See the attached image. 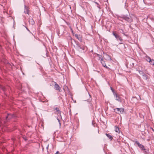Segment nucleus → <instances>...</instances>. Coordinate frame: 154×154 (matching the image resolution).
<instances>
[{
	"mask_svg": "<svg viewBox=\"0 0 154 154\" xmlns=\"http://www.w3.org/2000/svg\"><path fill=\"white\" fill-rule=\"evenodd\" d=\"M121 17L129 22H131L132 21L131 17L129 15H122Z\"/></svg>",
	"mask_w": 154,
	"mask_h": 154,
	"instance_id": "obj_1",
	"label": "nucleus"
},
{
	"mask_svg": "<svg viewBox=\"0 0 154 154\" xmlns=\"http://www.w3.org/2000/svg\"><path fill=\"white\" fill-rule=\"evenodd\" d=\"M76 48L78 51L82 52L83 51L85 50V47L84 45H81L77 43Z\"/></svg>",
	"mask_w": 154,
	"mask_h": 154,
	"instance_id": "obj_2",
	"label": "nucleus"
},
{
	"mask_svg": "<svg viewBox=\"0 0 154 154\" xmlns=\"http://www.w3.org/2000/svg\"><path fill=\"white\" fill-rule=\"evenodd\" d=\"M114 110L115 112L119 114H123L124 112V109L123 108H117Z\"/></svg>",
	"mask_w": 154,
	"mask_h": 154,
	"instance_id": "obj_3",
	"label": "nucleus"
},
{
	"mask_svg": "<svg viewBox=\"0 0 154 154\" xmlns=\"http://www.w3.org/2000/svg\"><path fill=\"white\" fill-rule=\"evenodd\" d=\"M112 34L115 37L117 40H119L121 42L122 41V38L116 32H113Z\"/></svg>",
	"mask_w": 154,
	"mask_h": 154,
	"instance_id": "obj_4",
	"label": "nucleus"
},
{
	"mask_svg": "<svg viewBox=\"0 0 154 154\" xmlns=\"http://www.w3.org/2000/svg\"><path fill=\"white\" fill-rule=\"evenodd\" d=\"M15 116L14 114H8L7 116L6 117V121H4V123H5L6 121H7L8 120H9L11 118H13Z\"/></svg>",
	"mask_w": 154,
	"mask_h": 154,
	"instance_id": "obj_5",
	"label": "nucleus"
},
{
	"mask_svg": "<svg viewBox=\"0 0 154 154\" xmlns=\"http://www.w3.org/2000/svg\"><path fill=\"white\" fill-rule=\"evenodd\" d=\"M135 142L141 150H146L144 148V146L142 144H140L139 142L137 141V140L135 141Z\"/></svg>",
	"mask_w": 154,
	"mask_h": 154,
	"instance_id": "obj_6",
	"label": "nucleus"
},
{
	"mask_svg": "<svg viewBox=\"0 0 154 154\" xmlns=\"http://www.w3.org/2000/svg\"><path fill=\"white\" fill-rule=\"evenodd\" d=\"M55 83V85H54V89L57 90H58L59 91H60V87L59 86V85L57 84V83L55 82H54Z\"/></svg>",
	"mask_w": 154,
	"mask_h": 154,
	"instance_id": "obj_7",
	"label": "nucleus"
},
{
	"mask_svg": "<svg viewBox=\"0 0 154 154\" xmlns=\"http://www.w3.org/2000/svg\"><path fill=\"white\" fill-rule=\"evenodd\" d=\"M113 95L116 100L119 102L121 101V99L120 97L116 93H114Z\"/></svg>",
	"mask_w": 154,
	"mask_h": 154,
	"instance_id": "obj_8",
	"label": "nucleus"
},
{
	"mask_svg": "<svg viewBox=\"0 0 154 154\" xmlns=\"http://www.w3.org/2000/svg\"><path fill=\"white\" fill-rule=\"evenodd\" d=\"M75 36L81 42H82V36L80 35L75 34Z\"/></svg>",
	"mask_w": 154,
	"mask_h": 154,
	"instance_id": "obj_9",
	"label": "nucleus"
},
{
	"mask_svg": "<svg viewBox=\"0 0 154 154\" xmlns=\"http://www.w3.org/2000/svg\"><path fill=\"white\" fill-rule=\"evenodd\" d=\"M56 110L57 114L58 116H60L61 118H62L61 113V112L59 110V109L58 108H56L54 110Z\"/></svg>",
	"mask_w": 154,
	"mask_h": 154,
	"instance_id": "obj_10",
	"label": "nucleus"
},
{
	"mask_svg": "<svg viewBox=\"0 0 154 154\" xmlns=\"http://www.w3.org/2000/svg\"><path fill=\"white\" fill-rule=\"evenodd\" d=\"M100 62L101 63L102 66L104 67H105L107 69H109V68L106 66V63H105V62L103 60H102V61H101Z\"/></svg>",
	"mask_w": 154,
	"mask_h": 154,
	"instance_id": "obj_11",
	"label": "nucleus"
},
{
	"mask_svg": "<svg viewBox=\"0 0 154 154\" xmlns=\"http://www.w3.org/2000/svg\"><path fill=\"white\" fill-rule=\"evenodd\" d=\"M29 24H31L32 25H33L35 23L33 19L31 17H29Z\"/></svg>",
	"mask_w": 154,
	"mask_h": 154,
	"instance_id": "obj_12",
	"label": "nucleus"
},
{
	"mask_svg": "<svg viewBox=\"0 0 154 154\" xmlns=\"http://www.w3.org/2000/svg\"><path fill=\"white\" fill-rule=\"evenodd\" d=\"M146 59L147 61L149 62H150L152 61H153V62H154V60L153 59H151L148 56H147L146 57Z\"/></svg>",
	"mask_w": 154,
	"mask_h": 154,
	"instance_id": "obj_13",
	"label": "nucleus"
},
{
	"mask_svg": "<svg viewBox=\"0 0 154 154\" xmlns=\"http://www.w3.org/2000/svg\"><path fill=\"white\" fill-rule=\"evenodd\" d=\"M24 12L25 14H28L29 13V9L28 7L26 6V5L24 6Z\"/></svg>",
	"mask_w": 154,
	"mask_h": 154,
	"instance_id": "obj_14",
	"label": "nucleus"
},
{
	"mask_svg": "<svg viewBox=\"0 0 154 154\" xmlns=\"http://www.w3.org/2000/svg\"><path fill=\"white\" fill-rule=\"evenodd\" d=\"M143 79L144 80H148V77L147 75L145 73L144 75H143Z\"/></svg>",
	"mask_w": 154,
	"mask_h": 154,
	"instance_id": "obj_15",
	"label": "nucleus"
},
{
	"mask_svg": "<svg viewBox=\"0 0 154 154\" xmlns=\"http://www.w3.org/2000/svg\"><path fill=\"white\" fill-rule=\"evenodd\" d=\"M106 135L111 140L113 139L112 137L109 134L106 133Z\"/></svg>",
	"mask_w": 154,
	"mask_h": 154,
	"instance_id": "obj_16",
	"label": "nucleus"
},
{
	"mask_svg": "<svg viewBox=\"0 0 154 154\" xmlns=\"http://www.w3.org/2000/svg\"><path fill=\"white\" fill-rule=\"evenodd\" d=\"M115 131L116 132L118 133H119V128L117 127H115Z\"/></svg>",
	"mask_w": 154,
	"mask_h": 154,
	"instance_id": "obj_17",
	"label": "nucleus"
},
{
	"mask_svg": "<svg viewBox=\"0 0 154 154\" xmlns=\"http://www.w3.org/2000/svg\"><path fill=\"white\" fill-rule=\"evenodd\" d=\"M98 57H99V60L100 61H102V60H103V58L101 55H100Z\"/></svg>",
	"mask_w": 154,
	"mask_h": 154,
	"instance_id": "obj_18",
	"label": "nucleus"
},
{
	"mask_svg": "<svg viewBox=\"0 0 154 154\" xmlns=\"http://www.w3.org/2000/svg\"><path fill=\"white\" fill-rule=\"evenodd\" d=\"M139 74L140 75H142L143 76V75H144L145 73L142 71L141 70H138Z\"/></svg>",
	"mask_w": 154,
	"mask_h": 154,
	"instance_id": "obj_19",
	"label": "nucleus"
},
{
	"mask_svg": "<svg viewBox=\"0 0 154 154\" xmlns=\"http://www.w3.org/2000/svg\"><path fill=\"white\" fill-rule=\"evenodd\" d=\"M0 88H1L4 91L5 90V88L1 85H0Z\"/></svg>",
	"mask_w": 154,
	"mask_h": 154,
	"instance_id": "obj_20",
	"label": "nucleus"
},
{
	"mask_svg": "<svg viewBox=\"0 0 154 154\" xmlns=\"http://www.w3.org/2000/svg\"><path fill=\"white\" fill-rule=\"evenodd\" d=\"M110 88H111V90L112 91V92H113V94H114V93H115L114 92V90L113 89V88H112V87H111Z\"/></svg>",
	"mask_w": 154,
	"mask_h": 154,
	"instance_id": "obj_21",
	"label": "nucleus"
},
{
	"mask_svg": "<svg viewBox=\"0 0 154 154\" xmlns=\"http://www.w3.org/2000/svg\"><path fill=\"white\" fill-rule=\"evenodd\" d=\"M57 119V120H58V122H59V124H60V125L61 126V123L60 122V120H59V119Z\"/></svg>",
	"mask_w": 154,
	"mask_h": 154,
	"instance_id": "obj_22",
	"label": "nucleus"
},
{
	"mask_svg": "<svg viewBox=\"0 0 154 154\" xmlns=\"http://www.w3.org/2000/svg\"><path fill=\"white\" fill-rule=\"evenodd\" d=\"M60 152L59 151H57L55 154H59Z\"/></svg>",
	"mask_w": 154,
	"mask_h": 154,
	"instance_id": "obj_23",
	"label": "nucleus"
},
{
	"mask_svg": "<svg viewBox=\"0 0 154 154\" xmlns=\"http://www.w3.org/2000/svg\"><path fill=\"white\" fill-rule=\"evenodd\" d=\"M26 29L29 32H30V30L28 29V28H27L26 27H25Z\"/></svg>",
	"mask_w": 154,
	"mask_h": 154,
	"instance_id": "obj_24",
	"label": "nucleus"
},
{
	"mask_svg": "<svg viewBox=\"0 0 154 154\" xmlns=\"http://www.w3.org/2000/svg\"><path fill=\"white\" fill-rule=\"evenodd\" d=\"M96 55H97V57H98L99 56H100V54H96Z\"/></svg>",
	"mask_w": 154,
	"mask_h": 154,
	"instance_id": "obj_25",
	"label": "nucleus"
},
{
	"mask_svg": "<svg viewBox=\"0 0 154 154\" xmlns=\"http://www.w3.org/2000/svg\"><path fill=\"white\" fill-rule=\"evenodd\" d=\"M48 146H48V145L47 146V147H46V149H48Z\"/></svg>",
	"mask_w": 154,
	"mask_h": 154,
	"instance_id": "obj_26",
	"label": "nucleus"
},
{
	"mask_svg": "<svg viewBox=\"0 0 154 154\" xmlns=\"http://www.w3.org/2000/svg\"><path fill=\"white\" fill-rule=\"evenodd\" d=\"M151 64L154 65V62H153V63H151Z\"/></svg>",
	"mask_w": 154,
	"mask_h": 154,
	"instance_id": "obj_27",
	"label": "nucleus"
},
{
	"mask_svg": "<svg viewBox=\"0 0 154 154\" xmlns=\"http://www.w3.org/2000/svg\"><path fill=\"white\" fill-rule=\"evenodd\" d=\"M150 63V64H151V63H153V61H152V62H149Z\"/></svg>",
	"mask_w": 154,
	"mask_h": 154,
	"instance_id": "obj_28",
	"label": "nucleus"
},
{
	"mask_svg": "<svg viewBox=\"0 0 154 154\" xmlns=\"http://www.w3.org/2000/svg\"><path fill=\"white\" fill-rule=\"evenodd\" d=\"M123 32H123V31L122 30V33H123Z\"/></svg>",
	"mask_w": 154,
	"mask_h": 154,
	"instance_id": "obj_29",
	"label": "nucleus"
},
{
	"mask_svg": "<svg viewBox=\"0 0 154 154\" xmlns=\"http://www.w3.org/2000/svg\"><path fill=\"white\" fill-rule=\"evenodd\" d=\"M99 8H100L98 6H97Z\"/></svg>",
	"mask_w": 154,
	"mask_h": 154,
	"instance_id": "obj_30",
	"label": "nucleus"
},
{
	"mask_svg": "<svg viewBox=\"0 0 154 154\" xmlns=\"http://www.w3.org/2000/svg\"><path fill=\"white\" fill-rule=\"evenodd\" d=\"M96 4H97V2H96Z\"/></svg>",
	"mask_w": 154,
	"mask_h": 154,
	"instance_id": "obj_31",
	"label": "nucleus"
}]
</instances>
